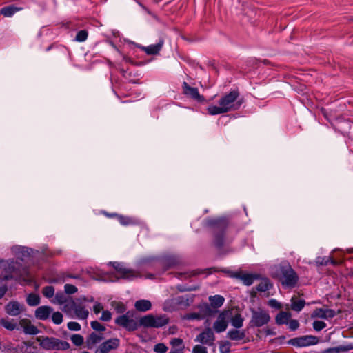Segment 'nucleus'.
<instances>
[{"label":"nucleus","mask_w":353,"mask_h":353,"mask_svg":"<svg viewBox=\"0 0 353 353\" xmlns=\"http://www.w3.org/2000/svg\"><path fill=\"white\" fill-rule=\"evenodd\" d=\"M67 326L70 330L79 331L81 330V325L77 322L70 321L68 323Z\"/></svg>","instance_id":"obj_52"},{"label":"nucleus","mask_w":353,"mask_h":353,"mask_svg":"<svg viewBox=\"0 0 353 353\" xmlns=\"http://www.w3.org/2000/svg\"><path fill=\"white\" fill-rule=\"evenodd\" d=\"M205 345H196L192 350L193 353H208L207 348L204 346Z\"/></svg>","instance_id":"obj_48"},{"label":"nucleus","mask_w":353,"mask_h":353,"mask_svg":"<svg viewBox=\"0 0 353 353\" xmlns=\"http://www.w3.org/2000/svg\"><path fill=\"white\" fill-rule=\"evenodd\" d=\"M243 321L244 319L240 314H236L232 316L230 322L233 327L238 329L243 326Z\"/></svg>","instance_id":"obj_35"},{"label":"nucleus","mask_w":353,"mask_h":353,"mask_svg":"<svg viewBox=\"0 0 353 353\" xmlns=\"http://www.w3.org/2000/svg\"><path fill=\"white\" fill-rule=\"evenodd\" d=\"M179 290L181 292H185V291H191V290H193L194 289L193 288H179Z\"/></svg>","instance_id":"obj_60"},{"label":"nucleus","mask_w":353,"mask_h":353,"mask_svg":"<svg viewBox=\"0 0 353 353\" xmlns=\"http://www.w3.org/2000/svg\"><path fill=\"white\" fill-rule=\"evenodd\" d=\"M326 327V323L321 321H314L313 323V328L316 331H321Z\"/></svg>","instance_id":"obj_46"},{"label":"nucleus","mask_w":353,"mask_h":353,"mask_svg":"<svg viewBox=\"0 0 353 353\" xmlns=\"http://www.w3.org/2000/svg\"><path fill=\"white\" fill-rule=\"evenodd\" d=\"M351 350H353V344L327 348L324 350L323 353H345Z\"/></svg>","instance_id":"obj_27"},{"label":"nucleus","mask_w":353,"mask_h":353,"mask_svg":"<svg viewBox=\"0 0 353 353\" xmlns=\"http://www.w3.org/2000/svg\"><path fill=\"white\" fill-rule=\"evenodd\" d=\"M335 315V311L332 309L316 308L312 312L311 317L312 319L320 318L328 319L333 318Z\"/></svg>","instance_id":"obj_16"},{"label":"nucleus","mask_w":353,"mask_h":353,"mask_svg":"<svg viewBox=\"0 0 353 353\" xmlns=\"http://www.w3.org/2000/svg\"><path fill=\"white\" fill-rule=\"evenodd\" d=\"M134 307L137 311L146 312L151 309L152 303L148 300L141 299L135 302Z\"/></svg>","instance_id":"obj_26"},{"label":"nucleus","mask_w":353,"mask_h":353,"mask_svg":"<svg viewBox=\"0 0 353 353\" xmlns=\"http://www.w3.org/2000/svg\"><path fill=\"white\" fill-rule=\"evenodd\" d=\"M214 341V334L212 330L210 327L205 328L194 339L195 342L200 343L201 344L205 345L207 346L213 345Z\"/></svg>","instance_id":"obj_10"},{"label":"nucleus","mask_w":353,"mask_h":353,"mask_svg":"<svg viewBox=\"0 0 353 353\" xmlns=\"http://www.w3.org/2000/svg\"><path fill=\"white\" fill-rule=\"evenodd\" d=\"M129 312L121 315L115 319V323L129 332L137 330L139 326V323L129 316Z\"/></svg>","instance_id":"obj_7"},{"label":"nucleus","mask_w":353,"mask_h":353,"mask_svg":"<svg viewBox=\"0 0 353 353\" xmlns=\"http://www.w3.org/2000/svg\"><path fill=\"white\" fill-rule=\"evenodd\" d=\"M170 344L174 347V349H181L183 351V341L179 338H174L170 341Z\"/></svg>","instance_id":"obj_41"},{"label":"nucleus","mask_w":353,"mask_h":353,"mask_svg":"<svg viewBox=\"0 0 353 353\" xmlns=\"http://www.w3.org/2000/svg\"><path fill=\"white\" fill-rule=\"evenodd\" d=\"M182 89L183 94L192 100L200 103L205 101L204 97L199 94L198 88L191 87L187 82L183 83Z\"/></svg>","instance_id":"obj_12"},{"label":"nucleus","mask_w":353,"mask_h":353,"mask_svg":"<svg viewBox=\"0 0 353 353\" xmlns=\"http://www.w3.org/2000/svg\"><path fill=\"white\" fill-rule=\"evenodd\" d=\"M42 293L46 298H52L54 295V288L53 286L48 285L43 288Z\"/></svg>","instance_id":"obj_37"},{"label":"nucleus","mask_w":353,"mask_h":353,"mask_svg":"<svg viewBox=\"0 0 353 353\" xmlns=\"http://www.w3.org/2000/svg\"><path fill=\"white\" fill-rule=\"evenodd\" d=\"M230 347L231 345L229 341H224L220 344L219 350L221 353H230Z\"/></svg>","instance_id":"obj_43"},{"label":"nucleus","mask_w":353,"mask_h":353,"mask_svg":"<svg viewBox=\"0 0 353 353\" xmlns=\"http://www.w3.org/2000/svg\"><path fill=\"white\" fill-rule=\"evenodd\" d=\"M110 217H117L118 221L123 226L133 225L138 224V221L134 218L125 216L117 214L108 215Z\"/></svg>","instance_id":"obj_19"},{"label":"nucleus","mask_w":353,"mask_h":353,"mask_svg":"<svg viewBox=\"0 0 353 353\" xmlns=\"http://www.w3.org/2000/svg\"><path fill=\"white\" fill-rule=\"evenodd\" d=\"M112 306L118 313H123L126 310L125 305L122 303L113 302Z\"/></svg>","instance_id":"obj_44"},{"label":"nucleus","mask_w":353,"mask_h":353,"mask_svg":"<svg viewBox=\"0 0 353 353\" xmlns=\"http://www.w3.org/2000/svg\"><path fill=\"white\" fill-rule=\"evenodd\" d=\"M51 48H52V46H48V47L47 48L46 50H47V51L50 50L51 49Z\"/></svg>","instance_id":"obj_62"},{"label":"nucleus","mask_w":353,"mask_h":353,"mask_svg":"<svg viewBox=\"0 0 353 353\" xmlns=\"http://www.w3.org/2000/svg\"><path fill=\"white\" fill-rule=\"evenodd\" d=\"M270 320L269 314L263 310L252 311V319L250 323L252 326L261 327L267 324Z\"/></svg>","instance_id":"obj_9"},{"label":"nucleus","mask_w":353,"mask_h":353,"mask_svg":"<svg viewBox=\"0 0 353 353\" xmlns=\"http://www.w3.org/2000/svg\"><path fill=\"white\" fill-rule=\"evenodd\" d=\"M115 270L119 274L120 278L132 280L134 278L141 276L140 274L132 269L127 268L123 263L118 262H110Z\"/></svg>","instance_id":"obj_8"},{"label":"nucleus","mask_w":353,"mask_h":353,"mask_svg":"<svg viewBox=\"0 0 353 353\" xmlns=\"http://www.w3.org/2000/svg\"><path fill=\"white\" fill-rule=\"evenodd\" d=\"M26 302L30 306H37L40 303V297L37 294L31 293L27 296Z\"/></svg>","instance_id":"obj_34"},{"label":"nucleus","mask_w":353,"mask_h":353,"mask_svg":"<svg viewBox=\"0 0 353 353\" xmlns=\"http://www.w3.org/2000/svg\"><path fill=\"white\" fill-rule=\"evenodd\" d=\"M100 345L108 353L111 350H116L119 347L120 345V340L117 338L110 339L102 343Z\"/></svg>","instance_id":"obj_22"},{"label":"nucleus","mask_w":353,"mask_h":353,"mask_svg":"<svg viewBox=\"0 0 353 353\" xmlns=\"http://www.w3.org/2000/svg\"><path fill=\"white\" fill-rule=\"evenodd\" d=\"M55 300L53 301L54 303L63 304L65 301V297L63 293H57L55 295Z\"/></svg>","instance_id":"obj_53"},{"label":"nucleus","mask_w":353,"mask_h":353,"mask_svg":"<svg viewBox=\"0 0 353 353\" xmlns=\"http://www.w3.org/2000/svg\"><path fill=\"white\" fill-rule=\"evenodd\" d=\"M21 10V8H17L14 6H8L2 8L0 10V14L3 15L6 17H10L14 14H15L17 11H19Z\"/></svg>","instance_id":"obj_31"},{"label":"nucleus","mask_w":353,"mask_h":353,"mask_svg":"<svg viewBox=\"0 0 353 353\" xmlns=\"http://www.w3.org/2000/svg\"><path fill=\"white\" fill-rule=\"evenodd\" d=\"M7 280H1L0 281V299L5 295L8 290L7 284L6 283Z\"/></svg>","instance_id":"obj_51"},{"label":"nucleus","mask_w":353,"mask_h":353,"mask_svg":"<svg viewBox=\"0 0 353 353\" xmlns=\"http://www.w3.org/2000/svg\"><path fill=\"white\" fill-rule=\"evenodd\" d=\"M317 343V339L313 336H304L294 338L290 340L289 343L296 347H305L314 345Z\"/></svg>","instance_id":"obj_13"},{"label":"nucleus","mask_w":353,"mask_h":353,"mask_svg":"<svg viewBox=\"0 0 353 353\" xmlns=\"http://www.w3.org/2000/svg\"><path fill=\"white\" fill-rule=\"evenodd\" d=\"M52 310V308L50 306H40L35 310V316L39 320H46L49 318Z\"/></svg>","instance_id":"obj_17"},{"label":"nucleus","mask_w":353,"mask_h":353,"mask_svg":"<svg viewBox=\"0 0 353 353\" xmlns=\"http://www.w3.org/2000/svg\"><path fill=\"white\" fill-rule=\"evenodd\" d=\"M0 325L9 331L19 330L17 322L14 319L2 318L0 319Z\"/></svg>","instance_id":"obj_24"},{"label":"nucleus","mask_w":353,"mask_h":353,"mask_svg":"<svg viewBox=\"0 0 353 353\" xmlns=\"http://www.w3.org/2000/svg\"><path fill=\"white\" fill-rule=\"evenodd\" d=\"M88 32L86 30H80L76 35V40L79 42L85 41L88 38Z\"/></svg>","instance_id":"obj_42"},{"label":"nucleus","mask_w":353,"mask_h":353,"mask_svg":"<svg viewBox=\"0 0 353 353\" xmlns=\"http://www.w3.org/2000/svg\"><path fill=\"white\" fill-rule=\"evenodd\" d=\"M21 265L17 261L14 260L8 261L4 267L6 274L3 276H0V281L10 279H19L21 276Z\"/></svg>","instance_id":"obj_5"},{"label":"nucleus","mask_w":353,"mask_h":353,"mask_svg":"<svg viewBox=\"0 0 353 353\" xmlns=\"http://www.w3.org/2000/svg\"><path fill=\"white\" fill-rule=\"evenodd\" d=\"M12 250L21 260H23L24 258L30 255L28 248L25 247L15 246L12 248Z\"/></svg>","instance_id":"obj_29"},{"label":"nucleus","mask_w":353,"mask_h":353,"mask_svg":"<svg viewBox=\"0 0 353 353\" xmlns=\"http://www.w3.org/2000/svg\"><path fill=\"white\" fill-rule=\"evenodd\" d=\"M90 325L96 331L101 332L105 330V327L97 321H92Z\"/></svg>","instance_id":"obj_45"},{"label":"nucleus","mask_w":353,"mask_h":353,"mask_svg":"<svg viewBox=\"0 0 353 353\" xmlns=\"http://www.w3.org/2000/svg\"><path fill=\"white\" fill-rule=\"evenodd\" d=\"M19 329L22 328L26 334L35 335L39 333L38 328L31 323L30 320L27 318L20 319L17 323Z\"/></svg>","instance_id":"obj_15"},{"label":"nucleus","mask_w":353,"mask_h":353,"mask_svg":"<svg viewBox=\"0 0 353 353\" xmlns=\"http://www.w3.org/2000/svg\"><path fill=\"white\" fill-rule=\"evenodd\" d=\"M281 281L283 285L293 288L298 281V276L290 266L283 268L281 270Z\"/></svg>","instance_id":"obj_6"},{"label":"nucleus","mask_w":353,"mask_h":353,"mask_svg":"<svg viewBox=\"0 0 353 353\" xmlns=\"http://www.w3.org/2000/svg\"><path fill=\"white\" fill-rule=\"evenodd\" d=\"M70 307L74 310L75 315L79 319H86L88 318L89 312L85 307L77 305L74 301L71 303Z\"/></svg>","instance_id":"obj_20"},{"label":"nucleus","mask_w":353,"mask_h":353,"mask_svg":"<svg viewBox=\"0 0 353 353\" xmlns=\"http://www.w3.org/2000/svg\"><path fill=\"white\" fill-rule=\"evenodd\" d=\"M205 225L213 231V245L219 250L232 241L227 232L228 223L223 219H209Z\"/></svg>","instance_id":"obj_2"},{"label":"nucleus","mask_w":353,"mask_h":353,"mask_svg":"<svg viewBox=\"0 0 353 353\" xmlns=\"http://www.w3.org/2000/svg\"><path fill=\"white\" fill-rule=\"evenodd\" d=\"M71 341L75 345L80 346L83 343V337L80 334H73Z\"/></svg>","instance_id":"obj_40"},{"label":"nucleus","mask_w":353,"mask_h":353,"mask_svg":"<svg viewBox=\"0 0 353 353\" xmlns=\"http://www.w3.org/2000/svg\"><path fill=\"white\" fill-rule=\"evenodd\" d=\"M103 339V336L102 334H98L92 332L87 338L86 343L88 346L90 347L91 346L99 343Z\"/></svg>","instance_id":"obj_33"},{"label":"nucleus","mask_w":353,"mask_h":353,"mask_svg":"<svg viewBox=\"0 0 353 353\" xmlns=\"http://www.w3.org/2000/svg\"><path fill=\"white\" fill-rule=\"evenodd\" d=\"M272 287V284L268 279H263L261 280L260 283L256 286V290L261 292H265L270 290Z\"/></svg>","instance_id":"obj_36"},{"label":"nucleus","mask_w":353,"mask_h":353,"mask_svg":"<svg viewBox=\"0 0 353 353\" xmlns=\"http://www.w3.org/2000/svg\"><path fill=\"white\" fill-rule=\"evenodd\" d=\"M169 353H183L181 349H174L172 350Z\"/></svg>","instance_id":"obj_59"},{"label":"nucleus","mask_w":353,"mask_h":353,"mask_svg":"<svg viewBox=\"0 0 353 353\" xmlns=\"http://www.w3.org/2000/svg\"><path fill=\"white\" fill-rule=\"evenodd\" d=\"M242 103L243 99L239 97V92L237 90H233L221 97L219 105H209L207 111L210 115L221 114L239 110Z\"/></svg>","instance_id":"obj_1"},{"label":"nucleus","mask_w":353,"mask_h":353,"mask_svg":"<svg viewBox=\"0 0 353 353\" xmlns=\"http://www.w3.org/2000/svg\"><path fill=\"white\" fill-rule=\"evenodd\" d=\"M65 292L68 294H74L77 292V288L72 284H65L64 286Z\"/></svg>","instance_id":"obj_50"},{"label":"nucleus","mask_w":353,"mask_h":353,"mask_svg":"<svg viewBox=\"0 0 353 353\" xmlns=\"http://www.w3.org/2000/svg\"><path fill=\"white\" fill-rule=\"evenodd\" d=\"M203 319V316L197 312L188 313L183 316V319L187 320H201Z\"/></svg>","instance_id":"obj_38"},{"label":"nucleus","mask_w":353,"mask_h":353,"mask_svg":"<svg viewBox=\"0 0 353 353\" xmlns=\"http://www.w3.org/2000/svg\"><path fill=\"white\" fill-rule=\"evenodd\" d=\"M147 278H153V275L150 274L148 276H147Z\"/></svg>","instance_id":"obj_63"},{"label":"nucleus","mask_w":353,"mask_h":353,"mask_svg":"<svg viewBox=\"0 0 353 353\" xmlns=\"http://www.w3.org/2000/svg\"><path fill=\"white\" fill-rule=\"evenodd\" d=\"M168 323V319L165 316H157L148 314L139 319V325L145 327H161Z\"/></svg>","instance_id":"obj_4"},{"label":"nucleus","mask_w":353,"mask_h":353,"mask_svg":"<svg viewBox=\"0 0 353 353\" xmlns=\"http://www.w3.org/2000/svg\"><path fill=\"white\" fill-rule=\"evenodd\" d=\"M95 353H108L106 350H105L101 345L96 350Z\"/></svg>","instance_id":"obj_58"},{"label":"nucleus","mask_w":353,"mask_h":353,"mask_svg":"<svg viewBox=\"0 0 353 353\" xmlns=\"http://www.w3.org/2000/svg\"><path fill=\"white\" fill-rule=\"evenodd\" d=\"M348 252L350 253H352L353 252V248H351V249H348L347 250Z\"/></svg>","instance_id":"obj_61"},{"label":"nucleus","mask_w":353,"mask_h":353,"mask_svg":"<svg viewBox=\"0 0 353 353\" xmlns=\"http://www.w3.org/2000/svg\"><path fill=\"white\" fill-rule=\"evenodd\" d=\"M25 305L23 303H20L17 301H10L5 306L6 312L12 316H16L25 312Z\"/></svg>","instance_id":"obj_14"},{"label":"nucleus","mask_w":353,"mask_h":353,"mask_svg":"<svg viewBox=\"0 0 353 353\" xmlns=\"http://www.w3.org/2000/svg\"><path fill=\"white\" fill-rule=\"evenodd\" d=\"M291 309L296 312H300L304 307L305 301L303 299H298L296 296L291 299Z\"/></svg>","instance_id":"obj_28"},{"label":"nucleus","mask_w":353,"mask_h":353,"mask_svg":"<svg viewBox=\"0 0 353 353\" xmlns=\"http://www.w3.org/2000/svg\"><path fill=\"white\" fill-rule=\"evenodd\" d=\"M209 301L212 307L219 308L224 303L225 299L221 295L210 296L209 297Z\"/></svg>","instance_id":"obj_32"},{"label":"nucleus","mask_w":353,"mask_h":353,"mask_svg":"<svg viewBox=\"0 0 353 353\" xmlns=\"http://www.w3.org/2000/svg\"><path fill=\"white\" fill-rule=\"evenodd\" d=\"M235 277L240 279L245 285H251L259 276L256 274H236Z\"/></svg>","instance_id":"obj_21"},{"label":"nucleus","mask_w":353,"mask_h":353,"mask_svg":"<svg viewBox=\"0 0 353 353\" xmlns=\"http://www.w3.org/2000/svg\"><path fill=\"white\" fill-rule=\"evenodd\" d=\"M174 303L183 307H188L194 301L193 295L180 296L174 299Z\"/></svg>","instance_id":"obj_25"},{"label":"nucleus","mask_w":353,"mask_h":353,"mask_svg":"<svg viewBox=\"0 0 353 353\" xmlns=\"http://www.w3.org/2000/svg\"><path fill=\"white\" fill-rule=\"evenodd\" d=\"M163 39H161L157 43L150 45L148 46H143L141 49L148 55H154L159 52L163 46Z\"/></svg>","instance_id":"obj_18"},{"label":"nucleus","mask_w":353,"mask_h":353,"mask_svg":"<svg viewBox=\"0 0 353 353\" xmlns=\"http://www.w3.org/2000/svg\"><path fill=\"white\" fill-rule=\"evenodd\" d=\"M52 320L56 325H59L63 322V315L59 312H54L52 315Z\"/></svg>","instance_id":"obj_39"},{"label":"nucleus","mask_w":353,"mask_h":353,"mask_svg":"<svg viewBox=\"0 0 353 353\" xmlns=\"http://www.w3.org/2000/svg\"><path fill=\"white\" fill-rule=\"evenodd\" d=\"M246 334L244 330L236 329L230 330L227 333V337L232 341H241L245 339Z\"/></svg>","instance_id":"obj_23"},{"label":"nucleus","mask_w":353,"mask_h":353,"mask_svg":"<svg viewBox=\"0 0 353 353\" xmlns=\"http://www.w3.org/2000/svg\"><path fill=\"white\" fill-rule=\"evenodd\" d=\"M103 307L99 303H96L93 306V311L95 314H99L101 310H103Z\"/></svg>","instance_id":"obj_56"},{"label":"nucleus","mask_w":353,"mask_h":353,"mask_svg":"<svg viewBox=\"0 0 353 353\" xmlns=\"http://www.w3.org/2000/svg\"><path fill=\"white\" fill-rule=\"evenodd\" d=\"M37 340L45 350H67L70 347L68 342L53 337L39 336Z\"/></svg>","instance_id":"obj_3"},{"label":"nucleus","mask_w":353,"mask_h":353,"mask_svg":"<svg viewBox=\"0 0 353 353\" xmlns=\"http://www.w3.org/2000/svg\"><path fill=\"white\" fill-rule=\"evenodd\" d=\"M231 313L229 311L222 312L217 317V319L213 324V329L217 333L224 332L228 325V319Z\"/></svg>","instance_id":"obj_11"},{"label":"nucleus","mask_w":353,"mask_h":353,"mask_svg":"<svg viewBox=\"0 0 353 353\" xmlns=\"http://www.w3.org/2000/svg\"><path fill=\"white\" fill-rule=\"evenodd\" d=\"M291 318V314L288 312H280L275 318V321L277 325L287 324L290 319Z\"/></svg>","instance_id":"obj_30"},{"label":"nucleus","mask_w":353,"mask_h":353,"mask_svg":"<svg viewBox=\"0 0 353 353\" xmlns=\"http://www.w3.org/2000/svg\"><path fill=\"white\" fill-rule=\"evenodd\" d=\"M112 319V314L110 311L105 310L103 311L101 316L100 319L103 321H109Z\"/></svg>","instance_id":"obj_54"},{"label":"nucleus","mask_w":353,"mask_h":353,"mask_svg":"<svg viewBox=\"0 0 353 353\" xmlns=\"http://www.w3.org/2000/svg\"><path fill=\"white\" fill-rule=\"evenodd\" d=\"M268 305L270 306L271 307L276 308V309L281 308V303L278 302L276 299H274L269 300Z\"/></svg>","instance_id":"obj_55"},{"label":"nucleus","mask_w":353,"mask_h":353,"mask_svg":"<svg viewBox=\"0 0 353 353\" xmlns=\"http://www.w3.org/2000/svg\"><path fill=\"white\" fill-rule=\"evenodd\" d=\"M329 261H330V263H332V264H336V262L334 260L331 259H327L326 260L323 259L322 260V261L319 262V263L321 265H327Z\"/></svg>","instance_id":"obj_57"},{"label":"nucleus","mask_w":353,"mask_h":353,"mask_svg":"<svg viewBox=\"0 0 353 353\" xmlns=\"http://www.w3.org/2000/svg\"><path fill=\"white\" fill-rule=\"evenodd\" d=\"M168 347L163 343H158L155 345L154 351L157 353H165Z\"/></svg>","instance_id":"obj_49"},{"label":"nucleus","mask_w":353,"mask_h":353,"mask_svg":"<svg viewBox=\"0 0 353 353\" xmlns=\"http://www.w3.org/2000/svg\"><path fill=\"white\" fill-rule=\"evenodd\" d=\"M286 325H288L289 329L292 331L297 330L299 327V323L296 319H290V320L288 321V322Z\"/></svg>","instance_id":"obj_47"}]
</instances>
